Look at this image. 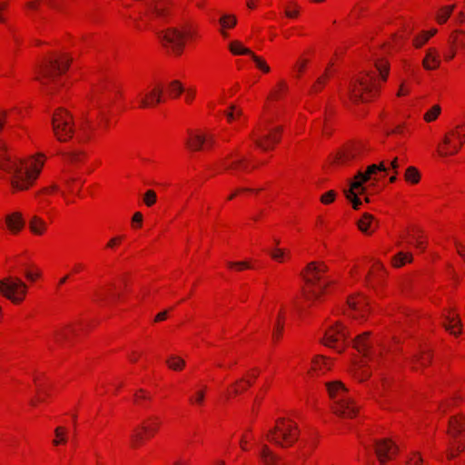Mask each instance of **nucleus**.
Returning <instances> with one entry per match:
<instances>
[{"label": "nucleus", "instance_id": "nucleus-61", "mask_svg": "<svg viewBox=\"0 0 465 465\" xmlns=\"http://www.w3.org/2000/svg\"><path fill=\"white\" fill-rule=\"evenodd\" d=\"M167 317V312L164 311V312H162L160 313H158L156 316H155V322H161V321H163L165 320Z\"/></svg>", "mask_w": 465, "mask_h": 465}, {"label": "nucleus", "instance_id": "nucleus-60", "mask_svg": "<svg viewBox=\"0 0 465 465\" xmlns=\"http://www.w3.org/2000/svg\"><path fill=\"white\" fill-rule=\"evenodd\" d=\"M37 276H39V272H36L35 273H33V272H29V271H26V272H25V277H26L28 280H30V281H35V279Z\"/></svg>", "mask_w": 465, "mask_h": 465}, {"label": "nucleus", "instance_id": "nucleus-36", "mask_svg": "<svg viewBox=\"0 0 465 465\" xmlns=\"http://www.w3.org/2000/svg\"><path fill=\"white\" fill-rule=\"evenodd\" d=\"M236 22V17L231 15H223L220 19V24L223 27H233Z\"/></svg>", "mask_w": 465, "mask_h": 465}, {"label": "nucleus", "instance_id": "nucleus-44", "mask_svg": "<svg viewBox=\"0 0 465 465\" xmlns=\"http://www.w3.org/2000/svg\"><path fill=\"white\" fill-rule=\"evenodd\" d=\"M423 459L419 452H413L412 457L407 460V465H422Z\"/></svg>", "mask_w": 465, "mask_h": 465}, {"label": "nucleus", "instance_id": "nucleus-42", "mask_svg": "<svg viewBox=\"0 0 465 465\" xmlns=\"http://www.w3.org/2000/svg\"><path fill=\"white\" fill-rule=\"evenodd\" d=\"M430 39V35H427V34H420V35H417L413 39V45L416 48L421 47L428 40Z\"/></svg>", "mask_w": 465, "mask_h": 465}, {"label": "nucleus", "instance_id": "nucleus-56", "mask_svg": "<svg viewBox=\"0 0 465 465\" xmlns=\"http://www.w3.org/2000/svg\"><path fill=\"white\" fill-rule=\"evenodd\" d=\"M322 364H324V365H327V361L325 359L322 358V357H319L317 358L315 361H314V368L317 369H322ZM327 369L329 368V366H325Z\"/></svg>", "mask_w": 465, "mask_h": 465}, {"label": "nucleus", "instance_id": "nucleus-49", "mask_svg": "<svg viewBox=\"0 0 465 465\" xmlns=\"http://www.w3.org/2000/svg\"><path fill=\"white\" fill-rule=\"evenodd\" d=\"M270 254H271L272 259L281 262L282 257L284 256V251L282 250V249H277L276 248L275 250L270 252Z\"/></svg>", "mask_w": 465, "mask_h": 465}, {"label": "nucleus", "instance_id": "nucleus-40", "mask_svg": "<svg viewBox=\"0 0 465 465\" xmlns=\"http://www.w3.org/2000/svg\"><path fill=\"white\" fill-rule=\"evenodd\" d=\"M143 202L147 206H152L156 202V193L153 190H148L143 195Z\"/></svg>", "mask_w": 465, "mask_h": 465}, {"label": "nucleus", "instance_id": "nucleus-50", "mask_svg": "<svg viewBox=\"0 0 465 465\" xmlns=\"http://www.w3.org/2000/svg\"><path fill=\"white\" fill-rule=\"evenodd\" d=\"M81 154H82L81 152L72 151V152L67 153V158L72 163H75V162L80 161Z\"/></svg>", "mask_w": 465, "mask_h": 465}, {"label": "nucleus", "instance_id": "nucleus-5", "mask_svg": "<svg viewBox=\"0 0 465 465\" xmlns=\"http://www.w3.org/2000/svg\"><path fill=\"white\" fill-rule=\"evenodd\" d=\"M53 131L60 142L68 141L74 134L73 116L64 109H58L52 116Z\"/></svg>", "mask_w": 465, "mask_h": 465}, {"label": "nucleus", "instance_id": "nucleus-59", "mask_svg": "<svg viewBox=\"0 0 465 465\" xmlns=\"http://www.w3.org/2000/svg\"><path fill=\"white\" fill-rule=\"evenodd\" d=\"M454 56H455V51H454L453 46H451L450 50L447 54H444V57L446 60H451L454 58Z\"/></svg>", "mask_w": 465, "mask_h": 465}, {"label": "nucleus", "instance_id": "nucleus-64", "mask_svg": "<svg viewBox=\"0 0 465 465\" xmlns=\"http://www.w3.org/2000/svg\"><path fill=\"white\" fill-rule=\"evenodd\" d=\"M391 169H393V170L396 172V170H397V169H398V167H399L398 158H394V159L391 162Z\"/></svg>", "mask_w": 465, "mask_h": 465}, {"label": "nucleus", "instance_id": "nucleus-47", "mask_svg": "<svg viewBox=\"0 0 465 465\" xmlns=\"http://www.w3.org/2000/svg\"><path fill=\"white\" fill-rule=\"evenodd\" d=\"M325 78H326V74L324 76H321L319 77L317 80H316V83L312 85V92H319L321 90V88L325 84Z\"/></svg>", "mask_w": 465, "mask_h": 465}, {"label": "nucleus", "instance_id": "nucleus-55", "mask_svg": "<svg viewBox=\"0 0 465 465\" xmlns=\"http://www.w3.org/2000/svg\"><path fill=\"white\" fill-rule=\"evenodd\" d=\"M455 245L457 247V252L459 255L465 260V246L459 242H455Z\"/></svg>", "mask_w": 465, "mask_h": 465}, {"label": "nucleus", "instance_id": "nucleus-34", "mask_svg": "<svg viewBox=\"0 0 465 465\" xmlns=\"http://www.w3.org/2000/svg\"><path fill=\"white\" fill-rule=\"evenodd\" d=\"M411 261L412 256L411 253L401 252L394 258V265L399 267L403 265L405 262H411Z\"/></svg>", "mask_w": 465, "mask_h": 465}, {"label": "nucleus", "instance_id": "nucleus-41", "mask_svg": "<svg viewBox=\"0 0 465 465\" xmlns=\"http://www.w3.org/2000/svg\"><path fill=\"white\" fill-rule=\"evenodd\" d=\"M143 431H139L137 429L134 430L132 435V446L137 447L143 440Z\"/></svg>", "mask_w": 465, "mask_h": 465}, {"label": "nucleus", "instance_id": "nucleus-14", "mask_svg": "<svg viewBox=\"0 0 465 465\" xmlns=\"http://www.w3.org/2000/svg\"><path fill=\"white\" fill-rule=\"evenodd\" d=\"M281 128L277 127L269 130L268 134L262 135L261 138L255 139V144L263 151L273 148L274 144L280 141Z\"/></svg>", "mask_w": 465, "mask_h": 465}, {"label": "nucleus", "instance_id": "nucleus-45", "mask_svg": "<svg viewBox=\"0 0 465 465\" xmlns=\"http://www.w3.org/2000/svg\"><path fill=\"white\" fill-rule=\"evenodd\" d=\"M378 71L380 72L381 76L383 80H386L387 74L389 73V64L385 62H381L376 64Z\"/></svg>", "mask_w": 465, "mask_h": 465}, {"label": "nucleus", "instance_id": "nucleus-43", "mask_svg": "<svg viewBox=\"0 0 465 465\" xmlns=\"http://www.w3.org/2000/svg\"><path fill=\"white\" fill-rule=\"evenodd\" d=\"M336 193L334 191L331 190L325 193L321 197V202L324 204H329L335 200Z\"/></svg>", "mask_w": 465, "mask_h": 465}, {"label": "nucleus", "instance_id": "nucleus-24", "mask_svg": "<svg viewBox=\"0 0 465 465\" xmlns=\"http://www.w3.org/2000/svg\"><path fill=\"white\" fill-rule=\"evenodd\" d=\"M191 138L186 141V145L193 151H198L206 142V137L200 134H190Z\"/></svg>", "mask_w": 465, "mask_h": 465}, {"label": "nucleus", "instance_id": "nucleus-4", "mask_svg": "<svg viewBox=\"0 0 465 465\" xmlns=\"http://www.w3.org/2000/svg\"><path fill=\"white\" fill-rule=\"evenodd\" d=\"M0 293L13 303L18 304L27 293V285L18 277L7 276L0 280Z\"/></svg>", "mask_w": 465, "mask_h": 465}, {"label": "nucleus", "instance_id": "nucleus-32", "mask_svg": "<svg viewBox=\"0 0 465 465\" xmlns=\"http://www.w3.org/2000/svg\"><path fill=\"white\" fill-rule=\"evenodd\" d=\"M149 421H151V424H142L141 430L147 434H153L157 430V428L159 426V420L157 417H151L149 418Z\"/></svg>", "mask_w": 465, "mask_h": 465}, {"label": "nucleus", "instance_id": "nucleus-51", "mask_svg": "<svg viewBox=\"0 0 465 465\" xmlns=\"http://www.w3.org/2000/svg\"><path fill=\"white\" fill-rule=\"evenodd\" d=\"M228 266L231 268L236 267L239 270H242L244 268H250L249 263L246 262H228Z\"/></svg>", "mask_w": 465, "mask_h": 465}, {"label": "nucleus", "instance_id": "nucleus-16", "mask_svg": "<svg viewBox=\"0 0 465 465\" xmlns=\"http://www.w3.org/2000/svg\"><path fill=\"white\" fill-rule=\"evenodd\" d=\"M358 228L363 233H371L377 227L378 222L370 213H364L362 217L357 222Z\"/></svg>", "mask_w": 465, "mask_h": 465}, {"label": "nucleus", "instance_id": "nucleus-38", "mask_svg": "<svg viewBox=\"0 0 465 465\" xmlns=\"http://www.w3.org/2000/svg\"><path fill=\"white\" fill-rule=\"evenodd\" d=\"M250 56L252 58L254 63L256 64V66L261 69L264 73H268L270 71V67L266 64V63L259 56L254 54L252 52L250 54Z\"/></svg>", "mask_w": 465, "mask_h": 465}, {"label": "nucleus", "instance_id": "nucleus-2", "mask_svg": "<svg viewBox=\"0 0 465 465\" xmlns=\"http://www.w3.org/2000/svg\"><path fill=\"white\" fill-rule=\"evenodd\" d=\"M327 389L330 397L334 401L333 412L342 418H352L358 408L354 405L352 400L347 396L346 387L341 381H336L327 383Z\"/></svg>", "mask_w": 465, "mask_h": 465}, {"label": "nucleus", "instance_id": "nucleus-1", "mask_svg": "<svg viewBox=\"0 0 465 465\" xmlns=\"http://www.w3.org/2000/svg\"><path fill=\"white\" fill-rule=\"evenodd\" d=\"M388 168L385 163L381 162L379 164H371L367 167L365 172L359 171L354 176L353 181L351 182L350 188L344 191L346 198L352 203L355 210L359 209L361 205V201L359 199L358 194L364 193L366 187L364 183L371 181V185L373 186L379 181L377 176L379 172H387Z\"/></svg>", "mask_w": 465, "mask_h": 465}, {"label": "nucleus", "instance_id": "nucleus-37", "mask_svg": "<svg viewBox=\"0 0 465 465\" xmlns=\"http://www.w3.org/2000/svg\"><path fill=\"white\" fill-rule=\"evenodd\" d=\"M328 270L327 266L324 265V264H317L316 262H310L307 267H306V271L307 272H315V273H322V272H324Z\"/></svg>", "mask_w": 465, "mask_h": 465}, {"label": "nucleus", "instance_id": "nucleus-25", "mask_svg": "<svg viewBox=\"0 0 465 465\" xmlns=\"http://www.w3.org/2000/svg\"><path fill=\"white\" fill-rule=\"evenodd\" d=\"M31 231L35 234H42L45 229V222L37 216H33L29 222Z\"/></svg>", "mask_w": 465, "mask_h": 465}, {"label": "nucleus", "instance_id": "nucleus-31", "mask_svg": "<svg viewBox=\"0 0 465 465\" xmlns=\"http://www.w3.org/2000/svg\"><path fill=\"white\" fill-rule=\"evenodd\" d=\"M168 90L171 96L177 97L184 91V88L179 81L174 80L169 84Z\"/></svg>", "mask_w": 465, "mask_h": 465}, {"label": "nucleus", "instance_id": "nucleus-13", "mask_svg": "<svg viewBox=\"0 0 465 465\" xmlns=\"http://www.w3.org/2000/svg\"><path fill=\"white\" fill-rule=\"evenodd\" d=\"M374 450L381 465H384L396 452L397 447L388 439L376 440H374Z\"/></svg>", "mask_w": 465, "mask_h": 465}, {"label": "nucleus", "instance_id": "nucleus-15", "mask_svg": "<svg viewBox=\"0 0 465 465\" xmlns=\"http://www.w3.org/2000/svg\"><path fill=\"white\" fill-rule=\"evenodd\" d=\"M163 101V89L161 87L153 88L140 100V106L143 108L153 106Z\"/></svg>", "mask_w": 465, "mask_h": 465}, {"label": "nucleus", "instance_id": "nucleus-63", "mask_svg": "<svg viewBox=\"0 0 465 465\" xmlns=\"http://www.w3.org/2000/svg\"><path fill=\"white\" fill-rule=\"evenodd\" d=\"M194 96V90L193 89H190L187 91V94H186V100L188 102H190Z\"/></svg>", "mask_w": 465, "mask_h": 465}, {"label": "nucleus", "instance_id": "nucleus-18", "mask_svg": "<svg viewBox=\"0 0 465 465\" xmlns=\"http://www.w3.org/2000/svg\"><path fill=\"white\" fill-rule=\"evenodd\" d=\"M440 60L439 53L435 48L426 50V54L422 60V65L426 70H434L440 66Z\"/></svg>", "mask_w": 465, "mask_h": 465}, {"label": "nucleus", "instance_id": "nucleus-48", "mask_svg": "<svg viewBox=\"0 0 465 465\" xmlns=\"http://www.w3.org/2000/svg\"><path fill=\"white\" fill-rule=\"evenodd\" d=\"M40 0H31L25 4V8L28 12L35 11L39 8Z\"/></svg>", "mask_w": 465, "mask_h": 465}, {"label": "nucleus", "instance_id": "nucleus-7", "mask_svg": "<svg viewBox=\"0 0 465 465\" xmlns=\"http://www.w3.org/2000/svg\"><path fill=\"white\" fill-rule=\"evenodd\" d=\"M156 35L163 45L170 46L176 54L182 53L185 37L193 36L190 30L182 31L177 28L156 31Z\"/></svg>", "mask_w": 465, "mask_h": 465}, {"label": "nucleus", "instance_id": "nucleus-58", "mask_svg": "<svg viewBox=\"0 0 465 465\" xmlns=\"http://www.w3.org/2000/svg\"><path fill=\"white\" fill-rule=\"evenodd\" d=\"M204 399V392L203 391H197L195 402L198 404H202Z\"/></svg>", "mask_w": 465, "mask_h": 465}, {"label": "nucleus", "instance_id": "nucleus-53", "mask_svg": "<svg viewBox=\"0 0 465 465\" xmlns=\"http://www.w3.org/2000/svg\"><path fill=\"white\" fill-rule=\"evenodd\" d=\"M460 145H461V144H460V145H454V146H453V150H452V151H450V152H448L447 150H441V151H440L439 153H440V154L441 156H448V155H451V154H454V153H458V152H459V150H460Z\"/></svg>", "mask_w": 465, "mask_h": 465}, {"label": "nucleus", "instance_id": "nucleus-3", "mask_svg": "<svg viewBox=\"0 0 465 465\" xmlns=\"http://www.w3.org/2000/svg\"><path fill=\"white\" fill-rule=\"evenodd\" d=\"M267 439L281 447L292 445L298 439L297 428L294 424L287 423L284 418H280L276 426L269 430Z\"/></svg>", "mask_w": 465, "mask_h": 465}, {"label": "nucleus", "instance_id": "nucleus-39", "mask_svg": "<svg viewBox=\"0 0 465 465\" xmlns=\"http://www.w3.org/2000/svg\"><path fill=\"white\" fill-rule=\"evenodd\" d=\"M440 113V107L439 105H434L429 112H427L424 115V119L427 122H430L435 120Z\"/></svg>", "mask_w": 465, "mask_h": 465}, {"label": "nucleus", "instance_id": "nucleus-6", "mask_svg": "<svg viewBox=\"0 0 465 465\" xmlns=\"http://www.w3.org/2000/svg\"><path fill=\"white\" fill-rule=\"evenodd\" d=\"M69 63L70 59L68 57L49 59L41 66L40 75L37 77V80L48 88L49 83L54 82L56 75L67 70Z\"/></svg>", "mask_w": 465, "mask_h": 465}, {"label": "nucleus", "instance_id": "nucleus-35", "mask_svg": "<svg viewBox=\"0 0 465 465\" xmlns=\"http://www.w3.org/2000/svg\"><path fill=\"white\" fill-rule=\"evenodd\" d=\"M54 433H55V439L53 440V444L57 446L59 445L60 443H64L66 441V437H65V430L64 428L63 427H57L55 430H54Z\"/></svg>", "mask_w": 465, "mask_h": 465}, {"label": "nucleus", "instance_id": "nucleus-29", "mask_svg": "<svg viewBox=\"0 0 465 465\" xmlns=\"http://www.w3.org/2000/svg\"><path fill=\"white\" fill-rule=\"evenodd\" d=\"M230 51L235 54H248L250 55L252 54V51L246 47H243L240 42L234 41L232 42L229 45Z\"/></svg>", "mask_w": 465, "mask_h": 465}, {"label": "nucleus", "instance_id": "nucleus-23", "mask_svg": "<svg viewBox=\"0 0 465 465\" xmlns=\"http://www.w3.org/2000/svg\"><path fill=\"white\" fill-rule=\"evenodd\" d=\"M224 166L226 169H232L236 172L240 171H247L248 170V160L245 157H239L231 163H224Z\"/></svg>", "mask_w": 465, "mask_h": 465}, {"label": "nucleus", "instance_id": "nucleus-12", "mask_svg": "<svg viewBox=\"0 0 465 465\" xmlns=\"http://www.w3.org/2000/svg\"><path fill=\"white\" fill-rule=\"evenodd\" d=\"M307 273L309 275L304 276V280L308 285L309 290L305 292L304 295L308 300L317 299L320 296V294L324 292V290L330 284V282L321 284L319 283L321 280L320 273H315L312 272H307Z\"/></svg>", "mask_w": 465, "mask_h": 465}, {"label": "nucleus", "instance_id": "nucleus-22", "mask_svg": "<svg viewBox=\"0 0 465 465\" xmlns=\"http://www.w3.org/2000/svg\"><path fill=\"white\" fill-rule=\"evenodd\" d=\"M349 306L358 312L361 316H364V309L365 307H367L369 305V302L368 300L365 298V297H359L357 299H350L349 302Z\"/></svg>", "mask_w": 465, "mask_h": 465}, {"label": "nucleus", "instance_id": "nucleus-26", "mask_svg": "<svg viewBox=\"0 0 465 465\" xmlns=\"http://www.w3.org/2000/svg\"><path fill=\"white\" fill-rule=\"evenodd\" d=\"M455 8V5H446V6H442L437 15H436V20L439 24H444L447 22V20L449 19V17L450 16L452 11L454 10Z\"/></svg>", "mask_w": 465, "mask_h": 465}, {"label": "nucleus", "instance_id": "nucleus-28", "mask_svg": "<svg viewBox=\"0 0 465 465\" xmlns=\"http://www.w3.org/2000/svg\"><path fill=\"white\" fill-rule=\"evenodd\" d=\"M167 365L173 371H181L185 366V361L179 356H171L166 361Z\"/></svg>", "mask_w": 465, "mask_h": 465}, {"label": "nucleus", "instance_id": "nucleus-46", "mask_svg": "<svg viewBox=\"0 0 465 465\" xmlns=\"http://www.w3.org/2000/svg\"><path fill=\"white\" fill-rule=\"evenodd\" d=\"M282 318V313H280L278 322H277L276 326H275V330H274L273 334H272V336H273V338L275 340L279 339V337H280V335H281V333H282V331L283 330V324L281 322V319Z\"/></svg>", "mask_w": 465, "mask_h": 465}, {"label": "nucleus", "instance_id": "nucleus-9", "mask_svg": "<svg viewBox=\"0 0 465 465\" xmlns=\"http://www.w3.org/2000/svg\"><path fill=\"white\" fill-rule=\"evenodd\" d=\"M345 340L346 333L343 328L336 324L325 331L323 343L326 346L335 349L338 352H341L343 349Z\"/></svg>", "mask_w": 465, "mask_h": 465}, {"label": "nucleus", "instance_id": "nucleus-27", "mask_svg": "<svg viewBox=\"0 0 465 465\" xmlns=\"http://www.w3.org/2000/svg\"><path fill=\"white\" fill-rule=\"evenodd\" d=\"M261 457L266 465H276L278 458L269 450L266 445H262Z\"/></svg>", "mask_w": 465, "mask_h": 465}, {"label": "nucleus", "instance_id": "nucleus-20", "mask_svg": "<svg viewBox=\"0 0 465 465\" xmlns=\"http://www.w3.org/2000/svg\"><path fill=\"white\" fill-rule=\"evenodd\" d=\"M5 222H6L8 228L13 232H19L24 227V224H25L24 219L20 213H14L10 215H7Z\"/></svg>", "mask_w": 465, "mask_h": 465}, {"label": "nucleus", "instance_id": "nucleus-52", "mask_svg": "<svg viewBox=\"0 0 465 465\" xmlns=\"http://www.w3.org/2000/svg\"><path fill=\"white\" fill-rule=\"evenodd\" d=\"M135 401H138L139 400H150L151 397L143 390H139L135 395Z\"/></svg>", "mask_w": 465, "mask_h": 465}, {"label": "nucleus", "instance_id": "nucleus-21", "mask_svg": "<svg viewBox=\"0 0 465 465\" xmlns=\"http://www.w3.org/2000/svg\"><path fill=\"white\" fill-rule=\"evenodd\" d=\"M444 326L453 335H458L461 332V322L457 316H448Z\"/></svg>", "mask_w": 465, "mask_h": 465}, {"label": "nucleus", "instance_id": "nucleus-33", "mask_svg": "<svg viewBox=\"0 0 465 465\" xmlns=\"http://www.w3.org/2000/svg\"><path fill=\"white\" fill-rule=\"evenodd\" d=\"M430 361V355L427 351H422L419 355L413 357L412 362L418 364L420 367L426 366Z\"/></svg>", "mask_w": 465, "mask_h": 465}, {"label": "nucleus", "instance_id": "nucleus-8", "mask_svg": "<svg viewBox=\"0 0 465 465\" xmlns=\"http://www.w3.org/2000/svg\"><path fill=\"white\" fill-rule=\"evenodd\" d=\"M366 148L362 143H350L345 145L335 155V161L340 164H349L359 160L365 153Z\"/></svg>", "mask_w": 465, "mask_h": 465}, {"label": "nucleus", "instance_id": "nucleus-57", "mask_svg": "<svg viewBox=\"0 0 465 465\" xmlns=\"http://www.w3.org/2000/svg\"><path fill=\"white\" fill-rule=\"evenodd\" d=\"M143 222V215L141 213L137 212L133 216V223H137L138 224H141Z\"/></svg>", "mask_w": 465, "mask_h": 465}, {"label": "nucleus", "instance_id": "nucleus-17", "mask_svg": "<svg viewBox=\"0 0 465 465\" xmlns=\"http://www.w3.org/2000/svg\"><path fill=\"white\" fill-rule=\"evenodd\" d=\"M369 336L370 332H363L362 334L357 336L353 341L356 350L362 353L365 357L370 356V349L372 344L369 339Z\"/></svg>", "mask_w": 465, "mask_h": 465}, {"label": "nucleus", "instance_id": "nucleus-11", "mask_svg": "<svg viewBox=\"0 0 465 465\" xmlns=\"http://www.w3.org/2000/svg\"><path fill=\"white\" fill-rule=\"evenodd\" d=\"M167 0H151L145 4V17L149 20H163L168 15Z\"/></svg>", "mask_w": 465, "mask_h": 465}, {"label": "nucleus", "instance_id": "nucleus-30", "mask_svg": "<svg viewBox=\"0 0 465 465\" xmlns=\"http://www.w3.org/2000/svg\"><path fill=\"white\" fill-rule=\"evenodd\" d=\"M420 178V173L417 168L410 166L407 168L405 173V179L407 182L417 183Z\"/></svg>", "mask_w": 465, "mask_h": 465}, {"label": "nucleus", "instance_id": "nucleus-10", "mask_svg": "<svg viewBox=\"0 0 465 465\" xmlns=\"http://www.w3.org/2000/svg\"><path fill=\"white\" fill-rule=\"evenodd\" d=\"M371 89L372 84L369 77L359 79L357 82L351 84L349 87L350 98L354 102H365L368 100V97L364 96L363 93L365 92L367 94H371Z\"/></svg>", "mask_w": 465, "mask_h": 465}, {"label": "nucleus", "instance_id": "nucleus-19", "mask_svg": "<svg viewBox=\"0 0 465 465\" xmlns=\"http://www.w3.org/2000/svg\"><path fill=\"white\" fill-rule=\"evenodd\" d=\"M449 434L456 440L459 434L465 431V418L463 416L452 417L449 422Z\"/></svg>", "mask_w": 465, "mask_h": 465}, {"label": "nucleus", "instance_id": "nucleus-54", "mask_svg": "<svg viewBox=\"0 0 465 465\" xmlns=\"http://www.w3.org/2000/svg\"><path fill=\"white\" fill-rule=\"evenodd\" d=\"M55 338L57 341H60L62 340H66L68 338V331H60L55 333Z\"/></svg>", "mask_w": 465, "mask_h": 465}, {"label": "nucleus", "instance_id": "nucleus-62", "mask_svg": "<svg viewBox=\"0 0 465 465\" xmlns=\"http://www.w3.org/2000/svg\"><path fill=\"white\" fill-rule=\"evenodd\" d=\"M234 110H235V106L232 105V106L230 107V112H228V113L226 114V116H227V118H228V120H229V121H232V120H233V119H234V116H235V114H234Z\"/></svg>", "mask_w": 465, "mask_h": 465}]
</instances>
